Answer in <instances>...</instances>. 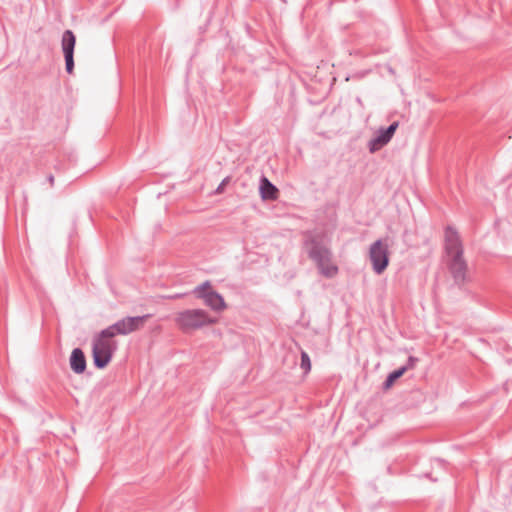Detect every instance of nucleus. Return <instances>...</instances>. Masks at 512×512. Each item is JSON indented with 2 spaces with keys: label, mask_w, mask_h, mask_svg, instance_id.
Wrapping results in <instances>:
<instances>
[{
  "label": "nucleus",
  "mask_w": 512,
  "mask_h": 512,
  "mask_svg": "<svg viewBox=\"0 0 512 512\" xmlns=\"http://www.w3.org/2000/svg\"><path fill=\"white\" fill-rule=\"evenodd\" d=\"M310 257L316 262L320 273L325 277H334L338 273V266L332 259L331 252L322 245H315L309 252Z\"/></svg>",
  "instance_id": "4"
},
{
  "label": "nucleus",
  "mask_w": 512,
  "mask_h": 512,
  "mask_svg": "<svg viewBox=\"0 0 512 512\" xmlns=\"http://www.w3.org/2000/svg\"><path fill=\"white\" fill-rule=\"evenodd\" d=\"M229 182V178H226L224 179L221 184L218 186V188L216 189V193L220 194L223 192L224 190V187L226 186V184Z\"/></svg>",
  "instance_id": "14"
},
{
  "label": "nucleus",
  "mask_w": 512,
  "mask_h": 512,
  "mask_svg": "<svg viewBox=\"0 0 512 512\" xmlns=\"http://www.w3.org/2000/svg\"><path fill=\"white\" fill-rule=\"evenodd\" d=\"M405 371H406V368H405V367H402V368H400V369H398V370H396V371L392 372V373L388 376V378H387V380H386V382H385V388H386V389H389V388L394 384V382H395L397 379H399V378H400V377L405 373Z\"/></svg>",
  "instance_id": "12"
},
{
  "label": "nucleus",
  "mask_w": 512,
  "mask_h": 512,
  "mask_svg": "<svg viewBox=\"0 0 512 512\" xmlns=\"http://www.w3.org/2000/svg\"><path fill=\"white\" fill-rule=\"evenodd\" d=\"M70 366L71 369L77 374H81L85 371L86 359L81 349L76 348L72 351L70 357Z\"/></svg>",
  "instance_id": "10"
},
{
  "label": "nucleus",
  "mask_w": 512,
  "mask_h": 512,
  "mask_svg": "<svg viewBox=\"0 0 512 512\" xmlns=\"http://www.w3.org/2000/svg\"><path fill=\"white\" fill-rule=\"evenodd\" d=\"M445 248L454 277L458 280L465 278L467 264L463 258V249L457 231L447 228L445 232Z\"/></svg>",
  "instance_id": "1"
},
{
  "label": "nucleus",
  "mask_w": 512,
  "mask_h": 512,
  "mask_svg": "<svg viewBox=\"0 0 512 512\" xmlns=\"http://www.w3.org/2000/svg\"><path fill=\"white\" fill-rule=\"evenodd\" d=\"M397 127L398 122H394L386 130L380 131L379 135L370 143L371 152H375L386 145L393 137Z\"/></svg>",
  "instance_id": "9"
},
{
  "label": "nucleus",
  "mask_w": 512,
  "mask_h": 512,
  "mask_svg": "<svg viewBox=\"0 0 512 512\" xmlns=\"http://www.w3.org/2000/svg\"><path fill=\"white\" fill-rule=\"evenodd\" d=\"M62 50L65 56L66 71L71 74L74 69L73 53L76 44V37L72 31L66 30L62 36Z\"/></svg>",
  "instance_id": "8"
},
{
  "label": "nucleus",
  "mask_w": 512,
  "mask_h": 512,
  "mask_svg": "<svg viewBox=\"0 0 512 512\" xmlns=\"http://www.w3.org/2000/svg\"><path fill=\"white\" fill-rule=\"evenodd\" d=\"M197 298L202 299L204 303L212 310L221 312L227 308L223 297L213 290L209 282H205L195 289Z\"/></svg>",
  "instance_id": "7"
},
{
  "label": "nucleus",
  "mask_w": 512,
  "mask_h": 512,
  "mask_svg": "<svg viewBox=\"0 0 512 512\" xmlns=\"http://www.w3.org/2000/svg\"><path fill=\"white\" fill-rule=\"evenodd\" d=\"M302 370L305 374H308L311 370V360L309 355L305 352H301V364H300Z\"/></svg>",
  "instance_id": "13"
},
{
  "label": "nucleus",
  "mask_w": 512,
  "mask_h": 512,
  "mask_svg": "<svg viewBox=\"0 0 512 512\" xmlns=\"http://www.w3.org/2000/svg\"><path fill=\"white\" fill-rule=\"evenodd\" d=\"M148 316L126 317L106 328V334L115 337L116 335H127L143 327Z\"/></svg>",
  "instance_id": "6"
},
{
  "label": "nucleus",
  "mask_w": 512,
  "mask_h": 512,
  "mask_svg": "<svg viewBox=\"0 0 512 512\" xmlns=\"http://www.w3.org/2000/svg\"><path fill=\"white\" fill-rule=\"evenodd\" d=\"M175 322L182 330L189 331L214 324L216 320L210 318L204 310L194 309L177 313Z\"/></svg>",
  "instance_id": "3"
},
{
  "label": "nucleus",
  "mask_w": 512,
  "mask_h": 512,
  "mask_svg": "<svg viewBox=\"0 0 512 512\" xmlns=\"http://www.w3.org/2000/svg\"><path fill=\"white\" fill-rule=\"evenodd\" d=\"M112 336L106 334V329L101 331L93 342V361L97 368H105L111 361L112 355L116 349V343Z\"/></svg>",
  "instance_id": "2"
},
{
  "label": "nucleus",
  "mask_w": 512,
  "mask_h": 512,
  "mask_svg": "<svg viewBox=\"0 0 512 512\" xmlns=\"http://www.w3.org/2000/svg\"><path fill=\"white\" fill-rule=\"evenodd\" d=\"M260 193L264 200H275L278 197V189L267 178L261 180Z\"/></svg>",
  "instance_id": "11"
},
{
  "label": "nucleus",
  "mask_w": 512,
  "mask_h": 512,
  "mask_svg": "<svg viewBox=\"0 0 512 512\" xmlns=\"http://www.w3.org/2000/svg\"><path fill=\"white\" fill-rule=\"evenodd\" d=\"M369 257L373 270L377 274H382L389 264L388 243L383 240H377L374 242L370 247Z\"/></svg>",
  "instance_id": "5"
}]
</instances>
